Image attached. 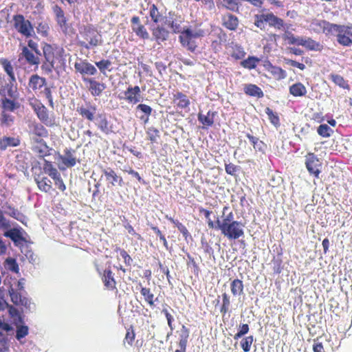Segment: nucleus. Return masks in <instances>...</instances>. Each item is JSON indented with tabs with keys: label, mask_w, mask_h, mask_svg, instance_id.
<instances>
[{
	"label": "nucleus",
	"mask_w": 352,
	"mask_h": 352,
	"mask_svg": "<svg viewBox=\"0 0 352 352\" xmlns=\"http://www.w3.org/2000/svg\"><path fill=\"white\" fill-rule=\"evenodd\" d=\"M229 207L226 206L222 210V219L217 217V226L215 230H220L222 235L229 240H236L244 236V223L234 220V213L230 211L227 214L226 212Z\"/></svg>",
	"instance_id": "f257e3e1"
},
{
	"label": "nucleus",
	"mask_w": 352,
	"mask_h": 352,
	"mask_svg": "<svg viewBox=\"0 0 352 352\" xmlns=\"http://www.w3.org/2000/svg\"><path fill=\"white\" fill-rule=\"evenodd\" d=\"M102 43L101 34L93 25H83L79 30V46L90 50L102 45Z\"/></svg>",
	"instance_id": "f03ea898"
},
{
	"label": "nucleus",
	"mask_w": 352,
	"mask_h": 352,
	"mask_svg": "<svg viewBox=\"0 0 352 352\" xmlns=\"http://www.w3.org/2000/svg\"><path fill=\"white\" fill-rule=\"evenodd\" d=\"M23 279L19 280L14 285H12L8 289V294L10 297L12 302L19 307H25L27 309H30L31 302L24 294L25 293L23 286Z\"/></svg>",
	"instance_id": "7ed1b4c3"
},
{
	"label": "nucleus",
	"mask_w": 352,
	"mask_h": 352,
	"mask_svg": "<svg viewBox=\"0 0 352 352\" xmlns=\"http://www.w3.org/2000/svg\"><path fill=\"white\" fill-rule=\"evenodd\" d=\"M204 35L205 31L202 29L198 28L192 30L190 28H186L179 34V41L183 47L190 52H194L197 47L196 40Z\"/></svg>",
	"instance_id": "20e7f679"
},
{
	"label": "nucleus",
	"mask_w": 352,
	"mask_h": 352,
	"mask_svg": "<svg viewBox=\"0 0 352 352\" xmlns=\"http://www.w3.org/2000/svg\"><path fill=\"white\" fill-rule=\"evenodd\" d=\"M42 50L45 60L60 67L65 64L64 50L56 44L44 43Z\"/></svg>",
	"instance_id": "39448f33"
},
{
	"label": "nucleus",
	"mask_w": 352,
	"mask_h": 352,
	"mask_svg": "<svg viewBox=\"0 0 352 352\" xmlns=\"http://www.w3.org/2000/svg\"><path fill=\"white\" fill-rule=\"evenodd\" d=\"M265 23H268L270 27L277 30H281L284 28V21L274 15L272 12L266 14H256L254 16V25L261 30L265 28Z\"/></svg>",
	"instance_id": "423d86ee"
},
{
	"label": "nucleus",
	"mask_w": 352,
	"mask_h": 352,
	"mask_svg": "<svg viewBox=\"0 0 352 352\" xmlns=\"http://www.w3.org/2000/svg\"><path fill=\"white\" fill-rule=\"evenodd\" d=\"M13 25L19 34L26 38L31 37L34 33L32 24L22 14L14 15Z\"/></svg>",
	"instance_id": "0eeeda50"
},
{
	"label": "nucleus",
	"mask_w": 352,
	"mask_h": 352,
	"mask_svg": "<svg viewBox=\"0 0 352 352\" xmlns=\"http://www.w3.org/2000/svg\"><path fill=\"white\" fill-rule=\"evenodd\" d=\"M38 118L45 125L50 127L57 126L54 117H50L47 109L40 102L37 101L32 104Z\"/></svg>",
	"instance_id": "6e6552de"
},
{
	"label": "nucleus",
	"mask_w": 352,
	"mask_h": 352,
	"mask_svg": "<svg viewBox=\"0 0 352 352\" xmlns=\"http://www.w3.org/2000/svg\"><path fill=\"white\" fill-rule=\"evenodd\" d=\"M305 164L309 173L316 178H319L322 164L314 153H307L305 155Z\"/></svg>",
	"instance_id": "1a4fd4ad"
},
{
	"label": "nucleus",
	"mask_w": 352,
	"mask_h": 352,
	"mask_svg": "<svg viewBox=\"0 0 352 352\" xmlns=\"http://www.w3.org/2000/svg\"><path fill=\"white\" fill-rule=\"evenodd\" d=\"M76 111L83 120L89 122H94L97 117V107L91 104V102H86L84 104H78Z\"/></svg>",
	"instance_id": "9d476101"
},
{
	"label": "nucleus",
	"mask_w": 352,
	"mask_h": 352,
	"mask_svg": "<svg viewBox=\"0 0 352 352\" xmlns=\"http://www.w3.org/2000/svg\"><path fill=\"white\" fill-rule=\"evenodd\" d=\"M74 69L76 73L82 75V78L85 76H94L98 71L96 67L87 59H80L74 63Z\"/></svg>",
	"instance_id": "9b49d317"
},
{
	"label": "nucleus",
	"mask_w": 352,
	"mask_h": 352,
	"mask_svg": "<svg viewBox=\"0 0 352 352\" xmlns=\"http://www.w3.org/2000/svg\"><path fill=\"white\" fill-rule=\"evenodd\" d=\"M82 81L87 85V89L94 97L100 96L107 88L105 83L100 82L94 78L83 77Z\"/></svg>",
	"instance_id": "f8f14e48"
},
{
	"label": "nucleus",
	"mask_w": 352,
	"mask_h": 352,
	"mask_svg": "<svg viewBox=\"0 0 352 352\" xmlns=\"http://www.w3.org/2000/svg\"><path fill=\"white\" fill-rule=\"evenodd\" d=\"M33 52L34 51H31L27 46H23L19 55V60H24L26 64L38 67L40 64V55H35Z\"/></svg>",
	"instance_id": "ddd939ff"
},
{
	"label": "nucleus",
	"mask_w": 352,
	"mask_h": 352,
	"mask_svg": "<svg viewBox=\"0 0 352 352\" xmlns=\"http://www.w3.org/2000/svg\"><path fill=\"white\" fill-rule=\"evenodd\" d=\"M23 232L25 233L22 228H14L5 232L4 236L10 239L16 246H23L27 242Z\"/></svg>",
	"instance_id": "4468645a"
},
{
	"label": "nucleus",
	"mask_w": 352,
	"mask_h": 352,
	"mask_svg": "<svg viewBox=\"0 0 352 352\" xmlns=\"http://www.w3.org/2000/svg\"><path fill=\"white\" fill-rule=\"evenodd\" d=\"M337 41L343 46H350L352 44V24L341 25L337 34Z\"/></svg>",
	"instance_id": "2eb2a0df"
},
{
	"label": "nucleus",
	"mask_w": 352,
	"mask_h": 352,
	"mask_svg": "<svg viewBox=\"0 0 352 352\" xmlns=\"http://www.w3.org/2000/svg\"><path fill=\"white\" fill-rule=\"evenodd\" d=\"M124 99L129 103L135 104L142 100L140 87L138 85L129 86L124 92Z\"/></svg>",
	"instance_id": "dca6fc26"
},
{
	"label": "nucleus",
	"mask_w": 352,
	"mask_h": 352,
	"mask_svg": "<svg viewBox=\"0 0 352 352\" xmlns=\"http://www.w3.org/2000/svg\"><path fill=\"white\" fill-rule=\"evenodd\" d=\"M131 29L139 38L146 40L149 38V34L144 25L141 23L140 17L133 16L131 19Z\"/></svg>",
	"instance_id": "f3484780"
},
{
	"label": "nucleus",
	"mask_w": 352,
	"mask_h": 352,
	"mask_svg": "<svg viewBox=\"0 0 352 352\" xmlns=\"http://www.w3.org/2000/svg\"><path fill=\"white\" fill-rule=\"evenodd\" d=\"M101 274V279L106 289L113 291L117 290V282L114 278V274L110 267L105 269Z\"/></svg>",
	"instance_id": "a211bd4d"
},
{
	"label": "nucleus",
	"mask_w": 352,
	"mask_h": 352,
	"mask_svg": "<svg viewBox=\"0 0 352 352\" xmlns=\"http://www.w3.org/2000/svg\"><path fill=\"white\" fill-rule=\"evenodd\" d=\"M101 171L105 176L106 181H107L111 186H118L121 187L124 185L122 177L118 175L116 171L111 168H102Z\"/></svg>",
	"instance_id": "6ab92c4d"
},
{
	"label": "nucleus",
	"mask_w": 352,
	"mask_h": 352,
	"mask_svg": "<svg viewBox=\"0 0 352 352\" xmlns=\"http://www.w3.org/2000/svg\"><path fill=\"white\" fill-rule=\"evenodd\" d=\"M172 100L175 107L179 109L188 108L190 104V101L188 96L182 91H177L173 94Z\"/></svg>",
	"instance_id": "aec40b11"
},
{
	"label": "nucleus",
	"mask_w": 352,
	"mask_h": 352,
	"mask_svg": "<svg viewBox=\"0 0 352 352\" xmlns=\"http://www.w3.org/2000/svg\"><path fill=\"white\" fill-rule=\"evenodd\" d=\"M47 84L46 79L38 74L32 75L29 79L28 86L36 94L41 93L42 88Z\"/></svg>",
	"instance_id": "412c9836"
},
{
	"label": "nucleus",
	"mask_w": 352,
	"mask_h": 352,
	"mask_svg": "<svg viewBox=\"0 0 352 352\" xmlns=\"http://www.w3.org/2000/svg\"><path fill=\"white\" fill-rule=\"evenodd\" d=\"M264 67L267 72H269L274 79L280 80L287 77L286 72L281 67L272 65L270 61L267 62Z\"/></svg>",
	"instance_id": "4be33fe9"
},
{
	"label": "nucleus",
	"mask_w": 352,
	"mask_h": 352,
	"mask_svg": "<svg viewBox=\"0 0 352 352\" xmlns=\"http://www.w3.org/2000/svg\"><path fill=\"white\" fill-rule=\"evenodd\" d=\"M222 25L229 30L235 31L239 26V19L235 15L227 13L222 16Z\"/></svg>",
	"instance_id": "5701e85b"
},
{
	"label": "nucleus",
	"mask_w": 352,
	"mask_h": 352,
	"mask_svg": "<svg viewBox=\"0 0 352 352\" xmlns=\"http://www.w3.org/2000/svg\"><path fill=\"white\" fill-rule=\"evenodd\" d=\"M30 133L35 136V138L43 139L47 138L49 133L47 129L41 123L32 122L29 125Z\"/></svg>",
	"instance_id": "b1692460"
},
{
	"label": "nucleus",
	"mask_w": 352,
	"mask_h": 352,
	"mask_svg": "<svg viewBox=\"0 0 352 352\" xmlns=\"http://www.w3.org/2000/svg\"><path fill=\"white\" fill-rule=\"evenodd\" d=\"M75 151L71 148H65L64 155L60 156V160L63 164L67 168L74 167L76 164V158L74 156Z\"/></svg>",
	"instance_id": "393cba45"
},
{
	"label": "nucleus",
	"mask_w": 352,
	"mask_h": 352,
	"mask_svg": "<svg viewBox=\"0 0 352 352\" xmlns=\"http://www.w3.org/2000/svg\"><path fill=\"white\" fill-rule=\"evenodd\" d=\"M52 10L55 15L56 21L58 25L63 30H67L68 28L67 20L65 16L63 10L61 8L60 6L56 4L52 7Z\"/></svg>",
	"instance_id": "a878e982"
},
{
	"label": "nucleus",
	"mask_w": 352,
	"mask_h": 352,
	"mask_svg": "<svg viewBox=\"0 0 352 352\" xmlns=\"http://www.w3.org/2000/svg\"><path fill=\"white\" fill-rule=\"evenodd\" d=\"M216 36L217 38L211 42V48L215 53L221 50L223 43L227 40V34L223 30L219 29Z\"/></svg>",
	"instance_id": "bb28decb"
},
{
	"label": "nucleus",
	"mask_w": 352,
	"mask_h": 352,
	"mask_svg": "<svg viewBox=\"0 0 352 352\" xmlns=\"http://www.w3.org/2000/svg\"><path fill=\"white\" fill-rule=\"evenodd\" d=\"M0 104L1 111H5V112H12L20 107V104L16 99H10L7 97H3L0 100Z\"/></svg>",
	"instance_id": "cd10ccee"
},
{
	"label": "nucleus",
	"mask_w": 352,
	"mask_h": 352,
	"mask_svg": "<svg viewBox=\"0 0 352 352\" xmlns=\"http://www.w3.org/2000/svg\"><path fill=\"white\" fill-rule=\"evenodd\" d=\"M34 142L37 144L33 151L38 154L39 157H45L50 155V148L43 139L34 138Z\"/></svg>",
	"instance_id": "c85d7f7f"
},
{
	"label": "nucleus",
	"mask_w": 352,
	"mask_h": 352,
	"mask_svg": "<svg viewBox=\"0 0 352 352\" xmlns=\"http://www.w3.org/2000/svg\"><path fill=\"white\" fill-rule=\"evenodd\" d=\"M189 334V329L185 325H182L181 328V333L179 335V340L178 342L179 349H177L175 352H186Z\"/></svg>",
	"instance_id": "c756f323"
},
{
	"label": "nucleus",
	"mask_w": 352,
	"mask_h": 352,
	"mask_svg": "<svg viewBox=\"0 0 352 352\" xmlns=\"http://www.w3.org/2000/svg\"><path fill=\"white\" fill-rule=\"evenodd\" d=\"M34 181L42 192H49L52 189V182L47 177L38 175L34 176Z\"/></svg>",
	"instance_id": "7c9ffc66"
},
{
	"label": "nucleus",
	"mask_w": 352,
	"mask_h": 352,
	"mask_svg": "<svg viewBox=\"0 0 352 352\" xmlns=\"http://www.w3.org/2000/svg\"><path fill=\"white\" fill-rule=\"evenodd\" d=\"M20 144L21 140L19 138L3 136L0 138V150L6 151L8 147H16Z\"/></svg>",
	"instance_id": "2f4dec72"
},
{
	"label": "nucleus",
	"mask_w": 352,
	"mask_h": 352,
	"mask_svg": "<svg viewBox=\"0 0 352 352\" xmlns=\"http://www.w3.org/2000/svg\"><path fill=\"white\" fill-rule=\"evenodd\" d=\"M217 113V111H208L206 115L199 113L197 116L198 120L204 125V128L212 126L214 124V117Z\"/></svg>",
	"instance_id": "473e14b6"
},
{
	"label": "nucleus",
	"mask_w": 352,
	"mask_h": 352,
	"mask_svg": "<svg viewBox=\"0 0 352 352\" xmlns=\"http://www.w3.org/2000/svg\"><path fill=\"white\" fill-rule=\"evenodd\" d=\"M3 208L4 210V213L9 215L10 217L23 223L25 219V216L19 211L16 208L12 206L8 202L5 203L3 206Z\"/></svg>",
	"instance_id": "72a5a7b5"
},
{
	"label": "nucleus",
	"mask_w": 352,
	"mask_h": 352,
	"mask_svg": "<svg viewBox=\"0 0 352 352\" xmlns=\"http://www.w3.org/2000/svg\"><path fill=\"white\" fill-rule=\"evenodd\" d=\"M243 91L246 95L252 97L261 98L264 96L262 89L254 84H245L244 85Z\"/></svg>",
	"instance_id": "f704fd0d"
},
{
	"label": "nucleus",
	"mask_w": 352,
	"mask_h": 352,
	"mask_svg": "<svg viewBox=\"0 0 352 352\" xmlns=\"http://www.w3.org/2000/svg\"><path fill=\"white\" fill-rule=\"evenodd\" d=\"M151 30L155 40L157 42L165 41L168 38L169 32L162 26L157 25Z\"/></svg>",
	"instance_id": "c9c22d12"
},
{
	"label": "nucleus",
	"mask_w": 352,
	"mask_h": 352,
	"mask_svg": "<svg viewBox=\"0 0 352 352\" xmlns=\"http://www.w3.org/2000/svg\"><path fill=\"white\" fill-rule=\"evenodd\" d=\"M28 153L24 151H19L15 157V164L20 169H26L28 167Z\"/></svg>",
	"instance_id": "e433bc0d"
},
{
	"label": "nucleus",
	"mask_w": 352,
	"mask_h": 352,
	"mask_svg": "<svg viewBox=\"0 0 352 352\" xmlns=\"http://www.w3.org/2000/svg\"><path fill=\"white\" fill-rule=\"evenodd\" d=\"M299 44L311 51H320L322 49V46L318 42L311 38H305L302 37V41Z\"/></svg>",
	"instance_id": "4c0bfd02"
},
{
	"label": "nucleus",
	"mask_w": 352,
	"mask_h": 352,
	"mask_svg": "<svg viewBox=\"0 0 352 352\" xmlns=\"http://www.w3.org/2000/svg\"><path fill=\"white\" fill-rule=\"evenodd\" d=\"M6 307L8 309L9 315L12 319V323L14 324L23 323V318L16 307H14L13 305H9L8 303Z\"/></svg>",
	"instance_id": "58836bf2"
},
{
	"label": "nucleus",
	"mask_w": 352,
	"mask_h": 352,
	"mask_svg": "<svg viewBox=\"0 0 352 352\" xmlns=\"http://www.w3.org/2000/svg\"><path fill=\"white\" fill-rule=\"evenodd\" d=\"M289 93L295 97L305 96L307 94V89L302 83L296 82L289 87Z\"/></svg>",
	"instance_id": "ea45409f"
},
{
	"label": "nucleus",
	"mask_w": 352,
	"mask_h": 352,
	"mask_svg": "<svg viewBox=\"0 0 352 352\" xmlns=\"http://www.w3.org/2000/svg\"><path fill=\"white\" fill-rule=\"evenodd\" d=\"M137 111H140L143 114L139 117V118L144 123L148 122L149 117L151 116L153 109L152 108L146 104H139L136 107Z\"/></svg>",
	"instance_id": "a19ab883"
},
{
	"label": "nucleus",
	"mask_w": 352,
	"mask_h": 352,
	"mask_svg": "<svg viewBox=\"0 0 352 352\" xmlns=\"http://www.w3.org/2000/svg\"><path fill=\"white\" fill-rule=\"evenodd\" d=\"M0 64L3 67L6 73L10 77V82H15L16 78L14 73V68L11 62L6 58H1Z\"/></svg>",
	"instance_id": "79ce46f5"
},
{
	"label": "nucleus",
	"mask_w": 352,
	"mask_h": 352,
	"mask_svg": "<svg viewBox=\"0 0 352 352\" xmlns=\"http://www.w3.org/2000/svg\"><path fill=\"white\" fill-rule=\"evenodd\" d=\"M244 285L241 280L236 278L230 283V290L234 296H241L243 294Z\"/></svg>",
	"instance_id": "37998d69"
},
{
	"label": "nucleus",
	"mask_w": 352,
	"mask_h": 352,
	"mask_svg": "<svg viewBox=\"0 0 352 352\" xmlns=\"http://www.w3.org/2000/svg\"><path fill=\"white\" fill-rule=\"evenodd\" d=\"M149 16L152 21L155 24L162 21L164 19L162 14L159 11L157 6L155 4L151 5L149 8Z\"/></svg>",
	"instance_id": "c03bdc74"
},
{
	"label": "nucleus",
	"mask_w": 352,
	"mask_h": 352,
	"mask_svg": "<svg viewBox=\"0 0 352 352\" xmlns=\"http://www.w3.org/2000/svg\"><path fill=\"white\" fill-rule=\"evenodd\" d=\"M140 293L144 296V300L150 307L155 305L154 294L151 292V289L145 287H142V284L140 283Z\"/></svg>",
	"instance_id": "a18cd8bd"
},
{
	"label": "nucleus",
	"mask_w": 352,
	"mask_h": 352,
	"mask_svg": "<svg viewBox=\"0 0 352 352\" xmlns=\"http://www.w3.org/2000/svg\"><path fill=\"white\" fill-rule=\"evenodd\" d=\"M246 137L249 139L256 151L264 153L266 145L262 140H260L258 138L254 137L250 133H247Z\"/></svg>",
	"instance_id": "49530a36"
},
{
	"label": "nucleus",
	"mask_w": 352,
	"mask_h": 352,
	"mask_svg": "<svg viewBox=\"0 0 352 352\" xmlns=\"http://www.w3.org/2000/svg\"><path fill=\"white\" fill-rule=\"evenodd\" d=\"M96 118L100 119L97 124L98 128L103 133L108 134L111 131V127L106 116L103 114H99Z\"/></svg>",
	"instance_id": "de8ad7c7"
},
{
	"label": "nucleus",
	"mask_w": 352,
	"mask_h": 352,
	"mask_svg": "<svg viewBox=\"0 0 352 352\" xmlns=\"http://www.w3.org/2000/svg\"><path fill=\"white\" fill-rule=\"evenodd\" d=\"M166 219H168L170 222L173 223L175 227L178 229V230L182 234L183 236L186 239L188 237L190 236V234L186 228V227L180 223L177 219H174L171 217H168L166 215Z\"/></svg>",
	"instance_id": "09e8293b"
},
{
	"label": "nucleus",
	"mask_w": 352,
	"mask_h": 352,
	"mask_svg": "<svg viewBox=\"0 0 352 352\" xmlns=\"http://www.w3.org/2000/svg\"><path fill=\"white\" fill-rule=\"evenodd\" d=\"M14 120V117L5 111H1L0 114V125L2 127H10Z\"/></svg>",
	"instance_id": "8fccbe9b"
},
{
	"label": "nucleus",
	"mask_w": 352,
	"mask_h": 352,
	"mask_svg": "<svg viewBox=\"0 0 352 352\" xmlns=\"http://www.w3.org/2000/svg\"><path fill=\"white\" fill-rule=\"evenodd\" d=\"M199 214H204L205 218L207 220V224L209 229L215 230L217 226V220L213 221L210 219V214L212 213L211 210L204 208L203 207L199 208Z\"/></svg>",
	"instance_id": "3c124183"
},
{
	"label": "nucleus",
	"mask_w": 352,
	"mask_h": 352,
	"mask_svg": "<svg viewBox=\"0 0 352 352\" xmlns=\"http://www.w3.org/2000/svg\"><path fill=\"white\" fill-rule=\"evenodd\" d=\"M230 305L231 301L230 296L226 292L223 293L222 304L220 307V312L221 313L223 317L230 311Z\"/></svg>",
	"instance_id": "603ef678"
},
{
	"label": "nucleus",
	"mask_w": 352,
	"mask_h": 352,
	"mask_svg": "<svg viewBox=\"0 0 352 352\" xmlns=\"http://www.w3.org/2000/svg\"><path fill=\"white\" fill-rule=\"evenodd\" d=\"M322 23L323 24V31L326 34L336 33L338 34L341 25L330 23L329 22L322 21Z\"/></svg>",
	"instance_id": "864d4df0"
},
{
	"label": "nucleus",
	"mask_w": 352,
	"mask_h": 352,
	"mask_svg": "<svg viewBox=\"0 0 352 352\" xmlns=\"http://www.w3.org/2000/svg\"><path fill=\"white\" fill-rule=\"evenodd\" d=\"M260 59L255 56H249L248 58L241 62V65L248 69H255Z\"/></svg>",
	"instance_id": "5fc2aeb1"
},
{
	"label": "nucleus",
	"mask_w": 352,
	"mask_h": 352,
	"mask_svg": "<svg viewBox=\"0 0 352 352\" xmlns=\"http://www.w3.org/2000/svg\"><path fill=\"white\" fill-rule=\"evenodd\" d=\"M4 267L12 272L19 274V264L17 263L16 260L14 258H7L4 263Z\"/></svg>",
	"instance_id": "6e6d98bb"
},
{
	"label": "nucleus",
	"mask_w": 352,
	"mask_h": 352,
	"mask_svg": "<svg viewBox=\"0 0 352 352\" xmlns=\"http://www.w3.org/2000/svg\"><path fill=\"white\" fill-rule=\"evenodd\" d=\"M14 325L16 329L15 337L18 340H21L28 335L29 328L27 325H23L22 324H16Z\"/></svg>",
	"instance_id": "4d7b16f0"
},
{
	"label": "nucleus",
	"mask_w": 352,
	"mask_h": 352,
	"mask_svg": "<svg viewBox=\"0 0 352 352\" xmlns=\"http://www.w3.org/2000/svg\"><path fill=\"white\" fill-rule=\"evenodd\" d=\"M331 80L338 86L343 89H349V85L347 81L344 80V78L339 75L331 74L330 75Z\"/></svg>",
	"instance_id": "13d9d810"
},
{
	"label": "nucleus",
	"mask_w": 352,
	"mask_h": 352,
	"mask_svg": "<svg viewBox=\"0 0 352 352\" xmlns=\"http://www.w3.org/2000/svg\"><path fill=\"white\" fill-rule=\"evenodd\" d=\"M253 342V336L243 337L240 342V346L244 352H249L251 349Z\"/></svg>",
	"instance_id": "bf43d9fd"
},
{
	"label": "nucleus",
	"mask_w": 352,
	"mask_h": 352,
	"mask_svg": "<svg viewBox=\"0 0 352 352\" xmlns=\"http://www.w3.org/2000/svg\"><path fill=\"white\" fill-rule=\"evenodd\" d=\"M318 134L322 138H329L333 133L327 124H320L317 129Z\"/></svg>",
	"instance_id": "052dcab7"
},
{
	"label": "nucleus",
	"mask_w": 352,
	"mask_h": 352,
	"mask_svg": "<svg viewBox=\"0 0 352 352\" xmlns=\"http://www.w3.org/2000/svg\"><path fill=\"white\" fill-rule=\"evenodd\" d=\"M95 65L102 74H105L106 70L111 71V69H110L111 62L108 59H102L100 61H97L95 63Z\"/></svg>",
	"instance_id": "680f3d73"
},
{
	"label": "nucleus",
	"mask_w": 352,
	"mask_h": 352,
	"mask_svg": "<svg viewBox=\"0 0 352 352\" xmlns=\"http://www.w3.org/2000/svg\"><path fill=\"white\" fill-rule=\"evenodd\" d=\"M43 170H44L45 173L48 174V175L50 177L55 175V174H57L59 173L58 171V170L55 167H54L52 163L46 160H44Z\"/></svg>",
	"instance_id": "e2e57ef3"
},
{
	"label": "nucleus",
	"mask_w": 352,
	"mask_h": 352,
	"mask_svg": "<svg viewBox=\"0 0 352 352\" xmlns=\"http://www.w3.org/2000/svg\"><path fill=\"white\" fill-rule=\"evenodd\" d=\"M285 41H287L289 44L300 45L299 43L302 41V37H296L294 34L287 32L283 36Z\"/></svg>",
	"instance_id": "0e129e2a"
},
{
	"label": "nucleus",
	"mask_w": 352,
	"mask_h": 352,
	"mask_svg": "<svg viewBox=\"0 0 352 352\" xmlns=\"http://www.w3.org/2000/svg\"><path fill=\"white\" fill-rule=\"evenodd\" d=\"M135 338V331L133 327L131 325L129 327L126 329V332L124 337V342H127V344L131 346H133Z\"/></svg>",
	"instance_id": "69168bd1"
},
{
	"label": "nucleus",
	"mask_w": 352,
	"mask_h": 352,
	"mask_svg": "<svg viewBox=\"0 0 352 352\" xmlns=\"http://www.w3.org/2000/svg\"><path fill=\"white\" fill-rule=\"evenodd\" d=\"M146 134L148 140H150L151 143L157 142V139L160 138V131L155 127L148 128L146 131Z\"/></svg>",
	"instance_id": "338daca9"
},
{
	"label": "nucleus",
	"mask_w": 352,
	"mask_h": 352,
	"mask_svg": "<svg viewBox=\"0 0 352 352\" xmlns=\"http://www.w3.org/2000/svg\"><path fill=\"white\" fill-rule=\"evenodd\" d=\"M270 122L274 126H279L280 119L276 113H274L270 107H267L265 110Z\"/></svg>",
	"instance_id": "774afa93"
}]
</instances>
